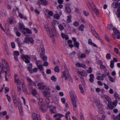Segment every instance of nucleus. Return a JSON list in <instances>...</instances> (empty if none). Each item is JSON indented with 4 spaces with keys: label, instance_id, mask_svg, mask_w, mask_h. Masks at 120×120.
<instances>
[{
    "label": "nucleus",
    "instance_id": "7c9ffc66",
    "mask_svg": "<svg viewBox=\"0 0 120 120\" xmlns=\"http://www.w3.org/2000/svg\"><path fill=\"white\" fill-rule=\"evenodd\" d=\"M41 3L44 5H46L47 4V1L45 0H39Z\"/></svg>",
    "mask_w": 120,
    "mask_h": 120
},
{
    "label": "nucleus",
    "instance_id": "e2e57ef3",
    "mask_svg": "<svg viewBox=\"0 0 120 120\" xmlns=\"http://www.w3.org/2000/svg\"><path fill=\"white\" fill-rule=\"evenodd\" d=\"M111 56L110 54H107L106 55V58L108 59H109L110 58Z\"/></svg>",
    "mask_w": 120,
    "mask_h": 120
},
{
    "label": "nucleus",
    "instance_id": "bf43d9fd",
    "mask_svg": "<svg viewBox=\"0 0 120 120\" xmlns=\"http://www.w3.org/2000/svg\"><path fill=\"white\" fill-rule=\"evenodd\" d=\"M38 70V68H34L32 70V73L34 72H37Z\"/></svg>",
    "mask_w": 120,
    "mask_h": 120
},
{
    "label": "nucleus",
    "instance_id": "a211bd4d",
    "mask_svg": "<svg viewBox=\"0 0 120 120\" xmlns=\"http://www.w3.org/2000/svg\"><path fill=\"white\" fill-rule=\"evenodd\" d=\"M19 27L21 30H25L26 28L23 23H19Z\"/></svg>",
    "mask_w": 120,
    "mask_h": 120
},
{
    "label": "nucleus",
    "instance_id": "4d7b16f0",
    "mask_svg": "<svg viewBox=\"0 0 120 120\" xmlns=\"http://www.w3.org/2000/svg\"><path fill=\"white\" fill-rule=\"evenodd\" d=\"M29 43L30 42L32 44H33L34 43L33 42V40L31 38H29Z\"/></svg>",
    "mask_w": 120,
    "mask_h": 120
},
{
    "label": "nucleus",
    "instance_id": "9d476101",
    "mask_svg": "<svg viewBox=\"0 0 120 120\" xmlns=\"http://www.w3.org/2000/svg\"><path fill=\"white\" fill-rule=\"evenodd\" d=\"M113 31L115 34L114 36L117 38L120 39V32L116 28H113Z\"/></svg>",
    "mask_w": 120,
    "mask_h": 120
},
{
    "label": "nucleus",
    "instance_id": "2f4dec72",
    "mask_svg": "<svg viewBox=\"0 0 120 120\" xmlns=\"http://www.w3.org/2000/svg\"><path fill=\"white\" fill-rule=\"evenodd\" d=\"M58 28L60 30H63L64 29V27L61 24H60L58 25Z\"/></svg>",
    "mask_w": 120,
    "mask_h": 120
},
{
    "label": "nucleus",
    "instance_id": "bb28decb",
    "mask_svg": "<svg viewBox=\"0 0 120 120\" xmlns=\"http://www.w3.org/2000/svg\"><path fill=\"white\" fill-rule=\"evenodd\" d=\"M15 81L17 83V85L19 86L20 85L21 83L19 79L18 78H15Z\"/></svg>",
    "mask_w": 120,
    "mask_h": 120
},
{
    "label": "nucleus",
    "instance_id": "774afa93",
    "mask_svg": "<svg viewBox=\"0 0 120 120\" xmlns=\"http://www.w3.org/2000/svg\"><path fill=\"white\" fill-rule=\"evenodd\" d=\"M88 43L89 44L92 45L93 43L92 42V40L90 39H89L88 41Z\"/></svg>",
    "mask_w": 120,
    "mask_h": 120
},
{
    "label": "nucleus",
    "instance_id": "b1692460",
    "mask_svg": "<svg viewBox=\"0 0 120 120\" xmlns=\"http://www.w3.org/2000/svg\"><path fill=\"white\" fill-rule=\"evenodd\" d=\"M50 111L52 113H55L56 112V110L54 107H52L50 109Z\"/></svg>",
    "mask_w": 120,
    "mask_h": 120
},
{
    "label": "nucleus",
    "instance_id": "8fccbe9b",
    "mask_svg": "<svg viewBox=\"0 0 120 120\" xmlns=\"http://www.w3.org/2000/svg\"><path fill=\"white\" fill-rule=\"evenodd\" d=\"M117 101L116 100H115L113 102V106H115V107H116L117 104Z\"/></svg>",
    "mask_w": 120,
    "mask_h": 120
},
{
    "label": "nucleus",
    "instance_id": "0eeeda50",
    "mask_svg": "<svg viewBox=\"0 0 120 120\" xmlns=\"http://www.w3.org/2000/svg\"><path fill=\"white\" fill-rule=\"evenodd\" d=\"M32 116L33 120H41V119L37 111L36 112H33L32 114Z\"/></svg>",
    "mask_w": 120,
    "mask_h": 120
},
{
    "label": "nucleus",
    "instance_id": "e433bc0d",
    "mask_svg": "<svg viewBox=\"0 0 120 120\" xmlns=\"http://www.w3.org/2000/svg\"><path fill=\"white\" fill-rule=\"evenodd\" d=\"M25 30H26V32L29 34H31L32 33L31 31L27 28H26Z\"/></svg>",
    "mask_w": 120,
    "mask_h": 120
},
{
    "label": "nucleus",
    "instance_id": "393cba45",
    "mask_svg": "<svg viewBox=\"0 0 120 120\" xmlns=\"http://www.w3.org/2000/svg\"><path fill=\"white\" fill-rule=\"evenodd\" d=\"M90 79H89L90 81L91 82H93L94 81L93 78H94V76L93 74H90Z\"/></svg>",
    "mask_w": 120,
    "mask_h": 120
},
{
    "label": "nucleus",
    "instance_id": "c85d7f7f",
    "mask_svg": "<svg viewBox=\"0 0 120 120\" xmlns=\"http://www.w3.org/2000/svg\"><path fill=\"white\" fill-rule=\"evenodd\" d=\"M114 96L116 99L120 100V97L117 93L116 92L114 93Z\"/></svg>",
    "mask_w": 120,
    "mask_h": 120
},
{
    "label": "nucleus",
    "instance_id": "4468645a",
    "mask_svg": "<svg viewBox=\"0 0 120 120\" xmlns=\"http://www.w3.org/2000/svg\"><path fill=\"white\" fill-rule=\"evenodd\" d=\"M26 79L30 85L32 86L34 85L35 86H36V84L33 81L32 79L30 78L27 77H26Z\"/></svg>",
    "mask_w": 120,
    "mask_h": 120
},
{
    "label": "nucleus",
    "instance_id": "58836bf2",
    "mask_svg": "<svg viewBox=\"0 0 120 120\" xmlns=\"http://www.w3.org/2000/svg\"><path fill=\"white\" fill-rule=\"evenodd\" d=\"M32 93L33 95H35L37 94V92L35 89H33Z\"/></svg>",
    "mask_w": 120,
    "mask_h": 120
},
{
    "label": "nucleus",
    "instance_id": "f3484780",
    "mask_svg": "<svg viewBox=\"0 0 120 120\" xmlns=\"http://www.w3.org/2000/svg\"><path fill=\"white\" fill-rule=\"evenodd\" d=\"M102 97L105 98L109 102L111 101V99L108 95L104 94L102 96Z\"/></svg>",
    "mask_w": 120,
    "mask_h": 120
},
{
    "label": "nucleus",
    "instance_id": "4c0bfd02",
    "mask_svg": "<svg viewBox=\"0 0 120 120\" xmlns=\"http://www.w3.org/2000/svg\"><path fill=\"white\" fill-rule=\"evenodd\" d=\"M108 28L110 30H112V24H110L108 26Z\"/></svg>",
    "mask_w": 120,
    "mask_h": 120
},
{
    "label": "nucleus",
    "instance_id": "0e129e2a",
    "mask_svg": "<svg viewBox=\"0 0 120 120\" xmlns=\"http://www.w3.org/2000/svg\"><path fill=\"white\" fill-rule=\"evenodd\" d=\"M61 100L62 103L63 104H64L66 101L65 99L64 98H61Z\"/></svg>",
    "mask_w": 120,
    "mask_h": 120
},
{
    "label": "nucleus",
    "instance_id": "39448f33",
    "mask_svg": "<svg viewBox=\"0 0 120 120\" xmlns=\"http://www.w3.org/2000/svg\"><path fill=\"white\" fill-rule=\"evenodd\" d=\"M63 76L65 77V80H68L70 82L72 81V79L68 70L62 72Z\"/></svg>",
    "mask_w": 120,
    "mask_h": 120
},
{
    "label": "nucleus",
    "instance_id": "5fc2aeb1",
    "mask_svg": "<svg viewBox=\"0 0 120 120\" xmlns=\"http://www.w3.org/2000/svg\"><path fill=\"white\" fill-rule=\"evenodd\" d=\"M52 80L54 81H55L56 80V78L54 76H53L51 78Z\"/></svg>",
    "mask_w": 120,
    "mask_h": 120
},
{
    "label": "nucleus",
    "instance_id": "aec40b11",
    "mask_svg": "<svg viewBox=\"0 0 120 120\" xmlns=\"http://www.w3.org/2000/svg\"><path fill=\"white\" fill-rule=\"evenodd\" d=\"M66 10L68 13H69L71 12V9L69 7V4H67L65 6Z\"/></svg>",
    "mask_w": 120,
    "mask_h": 120
},
{
    "label": "nucleus",
    "instance_id": "a18cd8bd",
    "mask_svg": "<svg viewBox=\"0 0 120 120\" xmlns=\"http://www.w3.org/2000/svg\"><path fill=\"white\" fill-rule=\"evenodd\" d=\"M70 112L69 111H68L67 112L66 114L65 117L66 119H67V120H68V116L69 115V114H70Z\"/></svg>",
    "mask_w": 120,
    "mask_h": 120
},
{
    "label": "nucleus",
    "instance_id": "1a4fd4ad",
    "mask_svg": "<svg viewBox=\"0 0 120 120\" xmlns=\"http://www.w3.org/2000/svg\"><path fill=\"white\" fill-rule=\"evenodd\" d=\"M21 58L26 63H29L30 62V57L28 55H25L22 54Z\"/></svg>",
    "mask_w": 120,
    "mask_h": 120
},
{
    "label": "nucleus",
    "instance_id": "680f3d73",
    "mask_svg": "<svg viewBox=\"0 0 120 120\" xmlns=\"http://www.w3.org/2000/svg\"><path fill=\"white\" fill-rule=\"evenodd\" d=\"M15 41L18 44L19 43L21 42V41L20 40L19 38H18L16 39L15 40Z\"/></svg>",
    "mask_w": 120,
    "mask_h": 120
},
{
    "label": "nucleus",
    "instance_id": "20e7f679",
    "mask_svg": "<svg viewBox=\"0 0 120 120\" xmlns=\"http://www.w3.org/2000/svg\"><path fill=\"white\" fill-rule=\"evenodd\" d=\"M91 2H89L88 4H87L88 8L90 9H92V10L94 11L95 14L96 15H98L99 14L98 10L94 6L92 2V1Z\"/></svg>",
    "mask_w": 120,
    "mask_h": 120
},
{
    "label": "nucleus",
    "instance_id": "423d86ee",
    "mask_svg": "<svg viewBox=\"0 0 120 120\" xmlns=\"http://www.w3.org/2000/svg\"><path fill=\"white\" fill-rule=\"evenodd\" d=\"M40 48L41 51V52L40 54V57L44 61H46L47 60V57L46 56H44L45 49L43 47V45H41Z\"/></svg>",
    "mask_w": 120,
    "mask_h": 120
},
{
    "label": "nucleus",
    "instance_id": "c756f323",
    "mask_svg": "<svg viewBox=\"0 0 120 120\" xmlns=\"http://www.w3.org/2000/svg\"><path fill=\"white\" fill-rule=\"evenodd\" d=\"M108 106L109 109H112V105L111 101L109 102Z\"/></svg>",
    "mask_w": 120,
    "mask_h": 120
},
{
    "label": "nucleus",
    "instance_id": "f704fd0d",
    "mask_svg": "<svg viewBox=\"0 0 120 120\" xmlns=\"http://www.w3.org/2000/svg\"><path fill=\"white\" fill-rule=\"evenodd\" d=\"M79 43L78 42H75L74 43V46L75 47L77 48L78 49L79 48Z\"/></svg>",
    "mask_w": 120,
    "mask_h": 120
},
{
    "label": "nucleus",
    "instance_id": "49530a36",
    "mask_svg": "<svg viewBox=\"0 0 120 120\" xmlns=\"http://www.w3.org/2000/svg\"><path fill=\"white\" fill-rule=\"evenodd\" d=\"M86 55L84 54H82L80 56H78V58H83L86 57Z\"/></svg>",
    "mask_w": 120,
    "mask_h": 120
},
{
    "label": "nucleus",
    "instance_id": "7ed1b4c3",
    "mask_svg": "<svg viewBox=\"0 0 120 120\" xmlns=\"http://www.w3.org/2000/svg\"><path fill=\"white\" fill-rule=\"evenodd\" d=\"M70 93L71 100L73 107L74 109V110H76L77 107L76 103L77 101L76 99V97L74 92L71 91L70 92Z\"/></svg>",
    "mask_w": 120,
    "mask_h": 120
},
{
    "label": "nucleus",
    "instance_id": "4be33fe9",
    "mask_svg": "<svg viewBox=\"0 0 120 120\" xmlns=\"http://www.w3.org/2000/svg\"><path fill=\"white\" fill-rule=\"evenodd\" d=\"M15 32L16 35L18 37L20 36L21 35V33L18 31L16 28L15 29Z\"/></svg>",
    "mask_w": 120,
    "mask_h": 120
},
{
    "label": "nucleus",
    "instance_id": "72a5a7b5",
    "mask_svg": "<svg viewBox=\"0 0 120 120\" xmlns=\"http://www.w3.org/2000/svg\"><path fill=\"white\" fill-rule=\"evenodd\" d=\"M60 16L58 14H57L54 15L53 17L55 19H60Z\"/></svg>",
    "mask_w": 120,
    "mask_h": 120
},
{
    "label": "nucleus",
    "instance_id": "79ce46f5",
    "mask_svg": "<svg viewBox=\"0 0 120 120\" xmlns=\"http://www.w3.org/2000/svg\"><path fill=\"white\" fill-rule=\"evenodd\" d=\"M36 63L37 66L41 64L42 63V61L41 60L37 61L36 62Z\"/></svg>",
    "mask_w": 120,
    "mask_h": 120
},
{
    "label": "nucleus",
    "instance_id": "2eb2a0df",
    "mask_svg": "<svg viewBox=\"0 0 120 120\" xmlns=\"http://www.w3.org/2000/svg\"><path fill=\"white\" fill-rule=\"evenodd\" d=\"M49 99L48 98H46L45 99V105L46 107L49 108H50L51 107L50 105H49Z\"/></svg>",
    "mask_w": 120,
    "mask_h": 120
},
{
    "label": "nucleus",
    "instance_id": "a19ab883",
    "mask_svg": "<svg viewBox=\"0 0 120 120\" xmlns=\"http://www.w3.org/2000/svg\"><path fill=\"white\" fill-rule=\"evenodd\" d=\"M71 16H68L67 21V23H69L71 22Z\"/></svg>",
    "mask_w": 120,
    "mask_h": 120
},
{
    "label": "nucleus",
    "instance_id": "6e6d98bb",
    "mask_svg": "<svg viewBox=\"0 0 120 120\" xmlns=\"http://www.w3.org/2000/svg\"><path fill=\"white\" fill-rule=\"evenodd\" d=\"M14 55L18 56L19 55V52L18 51H15L14 52Z\"/></svg>",
    "mask_w": 120,
    "mask_h": 120
},
{
    "label": "nucleus",
    "instance_id": "052dcab7",
    "mask_svg": "<svg viewBox=\"0 0 120 120\" xmlns=\"http://www.w3.org/2000/svg\"><path fill=\"white\" fill-rule=\"evenodd\" d=\"M18 108L19 109V111H20L21 113L22 112V105L19 106H18Z\"/></svg>",
    "mask_w": 120,
    "mask_h": 120
},
{
    "label": "nucleus",
    "instance_id": "c03bdc74",
    "mask_svg": "<svg viewBox=\"0 0 120 120\" xmlns=\"http://www.w3.org/2000/svg\"><path fill=\"white\" fill-rule=\"evenodd\" d=\"M54 71L56 72H58L60 71V69L58 68V66H56L54 69Z\"/></svg>",
    "mask_w": 120,
    "mask_h": 120
},
{
    "label": "nucleus",
    "instance_id": "c9c22d12",
    "mask_svg": "<svg viewBox=\"0 0 120 120\" xmlns=\"http://www.w3.org/2000/svg\"><path fill=\"white\" fill-rule=\"evenodd\" d=\"M37 67L41 71L44 70V69H43V65L42 64H40L39 65H38V66H37Z\"/></svg>",
    "mask_w": 120,
    "mask_h": 120
},
{
    "label": "nucleus",
    "instance_id": "864d4df0",
    "mask_svg": "<svg viewBox=\"0 0 120 120\" xmlns=\"http://www.w3.org/2000/svg\"><path fill=\"white\" fill-rule=\"evenodd\" d=\"M27 69L30 73H32V67H28L27 68Z\"/></svg>",
    "mask_w": 120,
    "mask_h": 120
},
{
    "label": "nucleus",
    "instance_id": "9b49d317",
    "mask_svg": "<svg viewBox=\"0 0 120 120\" xmlns=\"http://www.w3.org/2000/svg\"><path fill=\"white\" fill-rule=\"evenodd\" d=\"M94 102L95 103L97 108L100 111H102V108L101 105H100V102L97 100H95Z\"/></svg>",
    "mask_w": 120,
    "mask_h": 120
},
{
    "label": "nucleus",
    "instance_id": "69168bd1",
    "mask_svg": "<svg viewBox=\"0 0 120 120\" xmlns=\"http://www.w3.org/2000/svg\"><path fill=\"white\" fill-rule=\"evenodd\" d=\"M115 5L116 7V8H117L120 6V4L118 2H117L115 3Z\"/></svg>",
    "mask_w": 120,
    "mask_h": 120
},
{
    "label": "nucleus",
    "instance_id": "a878e982",
    "mask_svg": "<svg viewBox=\"0 0 120 120\" xmlns=\"http://www.w3.org/2000/svg\"><path fill=\"white\" fill-rule=\"evenodd\" d=\"M80 78L82 85L84 86V87H85L86 84L83 78L82 77H80Z\"/></svg>",
    "mask_w": 120,
    "mask_h": 120
},
{
    "label": "nucleus",
    "instance_id": "412c9836",
    "mask_svg": "<svg viewBox=\"0 0 120 120\" xmlns=\"http://www.w3.org/2000/svg\"><path fill=\"white\" fill-rule=\"evenodd\" d=\"M43 94L44 96L50 97V93L49 91H45Z\"/></svg>",
    "mask_w": 120,
    "mask_h": 120
},
{
    "label": "nucleus",
    "instance_id": "f8f14e48",
    "mask_svg": "<svg viewBox=\"0 0 120 120\" xmlns=\"http://www.w3.org/2000/svg\"><path fill=\"white\" fill-rule=\"evenodd\" d=\"M77 73L79 75H80L82 76L81 77H82L83 76H86L87 75L86 72L84 71H78L77 72Z\"/></svg>",
    "mask_w": 120,
    "mask_h": 120
},
{
    "label": "nucleus",
    "instance_id": "f03ea898",
    "mask_svg": "<svg viewBox=\"0 0 120 120\" xmlns=\"http://www.w3.org/2000/svg\"><path fill=\"white\" fill-rule=\"evenodd\" d=\"M57 22L55 20H54L52 22V24L53 25L52 29L53 30V32H56V29L55 27V24L56 22ZM45 27L46 30L47 31V34L49 36L50 38H53L54 36V34L53 32L52 29L50 30V29L49 27V26L48 25H46L45 26Z\"/></svg>",
    "mask_w": 120,
    "mask_h": 120
},
{
    "label": "nucleus",
    "instance_id": "13d9d810",
    "mask_svg": "<svg viewBox=\"0 0 120 120\" xmlns=\"http://www.w3.org/2000/svg\"><path fill=\"white\" fill-rule=\"evenodd\" d=\"M87 72L89 73H90L92 72V68L91 67H90L89 68V70H87Z\"/></svg>",
    "mask_w": 120,
    "mask_h": 120
},
{
    "label": "nucleus",
    "instance_id": "de8ad7c7",
    "mask_svg": "<svg viewBox=\"0 0 120 120\" xmlns=\"http://www.w3.org/2000/svg\"><path fill=\"white\" fill-rule=\"evenodd\" d=\"M73 25L77 27L79 25V23L78 22H74Z\"/></svg>",
    "mask_w": 120,
    "mask_h": 120
},
{
    "label": "nucleus",
    "instance_id": "6e6552de",
    "mask_svg": "<svg viewBox=\"0 0 120 120\" xmlns=\"http://www.w3.org/2000/svg\"><path fill=\"white\" fill-rule=\"evenodd\" d=\"M37 98L39 100V102L38 104L40 106V108L42 110H43L44 106V103L43 101V100L40 96H38Z\"/></svg>",
    "mask_w": 120,
    "mask_h": 120
},
{
    "label": "nucleus",
    "instance_id": "dca6fc26",
    "mask_svg": "<svg viewBox=\"0 0 120 120\" xmlns=\"http://www.w3.org/2000/svg\"><path fill=\"white\" fill-rule=\"evenodd\" d=\"M62 116L61 114H56L53 116L54 117H56V120H60V118Z\"/></svg>",
    "mask_w": 120,
    "mask_h": 120
},
{
    "label": "nucleus",
    "instance_id": "338daca9",
    "mask_svg": "<svg viewBox=\"0 0 120 120\" xmlns=\"http://www.w3.org/2000/svg\"><path fill=\"white\" fill-rule=\"evenodd\" d=\"M48 14L49 16H52L53 14V13L51 11H49L48 12Z\"/></svg>",
    "mask_w": 120,
    "mask_h": 120
},
{
    "label": "nucleus",
    "instance_id": "37998d69",
    "mask_svg": "<svg viewBox=\"0 0 120 120\" xmlns=\"http://www.w3.org/2000/svg\"><path fill=\"white\" fill-rule=\"evenodd\" d=\"M24 43H29V38L26 37L25 38L24 41Z\"/></svg>",
    "mask_w": 120,
    "mask_h": 120
},
{
    "label": "nucleus",
    "instance_id": "cd10ccee",
    "mask_svg": "<svg viewBox=\"0 0 120 120\" xmlns=\"http://www.w3.org/2000/svg\"><path fill=\"white\" fill-rule=\"evenodd\" d=\"M79 87L81 93L82 94H83L84 93V91L82 85L80 84H79Z\"/></svg>",
    "mask_w": 120,
    "mask_h": 120
},
{
    "label": "nucleus",
    "instance_id": "6ab92c4d",
    "mask_svg": "<svg viewBox=\"0 0 120 120\" xmlns=\"http://www.w3.org/2000/svg\"><path fill=\"white\" fill-rule=\"evenodd\" d=\"M38 88L41 90L44 89L45 91H49V89L48 87L46 86H41L38 87Z\"/></svg>",
    "mask_w": 120,
    "mask_h": 120
},
{
    "label": "nucleus",
    "instance_id": "09e8293b",
    "mask_svg": "<svg viewBox=\"0 0 120 120\" xmlns=\"http://www.w3.org/2000/svg\"><path fill=\"white\" fill-rule=\"evenodd\" d=\"M6 96L7 97V98L9 102L11 101V99L10 97L8 94H7L6 95Z\"/></svg>",
    "mask_w": 120,
    "mask_h": 120
},
{
    "label": "nucleus",
    "instance_id": "603ef678",
    "mask_svg": "<svg viewBox=\"0 0 120 120\" xmlns=\"http://www.w3.org/2000/svg\"><path fill=\"white\" fill-rule=\"evenodd\" d=\"M80 118L81 120H84V116L82 113V112L80 113Z\"/></svg>",
    "mask_w": 120,
    "mask_h": 120
},
{
    "label": "nucleus",
    "instance_id": "3c124183",
    "mask_svg": "<svg viewBox=\"0 0 120 120\" xmlns=\"http://www.w3.org/2000/svg\"><path fill=\"white\" fill-rule=\"evenodd\" d=\"M98 80H102L104 79V78L102 76H99L97 78Z\"/></svg>",
    "mask_w": 120,
    "mask_h": 120
},
{
    "label": "nucleus",
    "instance_id": "473e14b6",
    "mask_svg": "<svg viewBox=\"0 0 120 120\" xmlns=\"http://www.w3.org/2000/svg\"><path fill=\"white\" fill-rule=\"evenodd\" d=\"M84 27V25L82 24L78 28L79 30L82 31H83L84 30L83 28Z\"/></svg>",
    "mask_w": 120,
    "mask_h": 120
},
{
    "label": "nucleus",
    "instance_id": "ea45409f",
    "mask_svg": "<svg viewBox=\"0 0 120 120\" xmlns=\"http://www.w3.org/2000/svg\"><path fill=\"white\" fill-rule=\"evenodd\" d=\"M107 75V76H109V80L112 82V77L111 76H109V72H108L106 73Z\"/></svg>",
    "mask_w": 120,
    "mask_h": 120
},
{
    "label": "nucleus",
    "instance_id": "f257e3e1",
    "mask_svg": "<svg viewBox=\"0 0 120 120\" xmlns=\"http://www.w3.org/2000/svg\"><path fill=\"white\" fill-rule=\"evenodd\" d=\"M8 63L5 61L3 62H0V82L2 81V79L1 76V74L4 72L5 74H7L8 71L9 70V68L8 67Z\"/></svg>",
    "mask_w": 120,
    "mask_h": 120
},
{
    "label": "nucleus",
    "instance_id": "ddd939ff",
    "mask_svg": "<svg viewBox=\"0 0 120 120\" xmlns=\"http://www.w3.org/2000/svg\"><path fill=\"white\" fill-rule=\"evenodd\" d=\"M76 66L77 67H80L83 68H86V66L84 64H81L79 62H78L75 64Z\"/></svg>",
    "mask_w": 120,
    "mask_h": 120
},
{
    "label": "nucleus",
    "instance_id": "5701e85b",
    "mask_svg": "<svg viewBox=\"0 0 120 120\" xmlns=\"http://www.w3.org/2000/svg\"><path fill=\"white\" fill-rule=\"evenodd\" d=\"M61 36L63 38H65L66 40H68L69 39V37L67 35H66L63 33L61 34Z\"/></svg>",
    "mask_w": 120,
    "mask_h": 120
}]
</instances>
